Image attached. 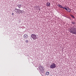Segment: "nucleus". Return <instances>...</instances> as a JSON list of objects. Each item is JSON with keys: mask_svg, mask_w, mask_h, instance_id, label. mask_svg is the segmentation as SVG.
I'll return each instance as SVG.
<instances>
[{"mask_svg": "<svg viewBox=\"0 0 76 76\" xmlns=\"http://www.w3.org/2000/svg\"><path fill=\"white\" fill-rule=\"evenodd\" d=\"M25 41V42H26V43H28V40H26Z\"/></svg>", "mask_w": 76, "mask_h": 76, "instance_id": "4468645a", "label": "nucleus"}, {"mask_svg": "<svg viewBox=\"0 0 76 76\" xmlns=\"http://www.w3.org/2000/svg\"><path fill=\"white\" fill-rule=\"evenodd\" d=\"M46 6H50V3L49 2H47L46 4Z\"/></svg>", "mask_w": 76, "mask_h": 76, "instance_id": "1a4fd4ad", "label": "nucleus"}, {"mask_svg": "<svg viewBox=\"0 0 76 76\" xmlns=\"http://www.w3.org/2000/svg\"><path fill=\"white\" fill-rule=\"evenodd\" d=\"M23 37L25 39H27L28 38V35L26 34H25L24 35Z\"/></svg>", "mask_w": 76, "mask_h": 76, "instance_id": "423d86ee", "label": "nucleus"}, {"mask_svg": "<svg viewBox=\"0 0 76 76\" xmlns=\"http://www.w3.org/2000/svg\"><path fill=\"white\" fill-rule=\"evenodd\" d=\"M50 67L51 69H54L56 67V65L54 64H52Z\"/></svg>", "mask_w": 76, "mask_h": 76, "instance_id": "7ed1b4c3", "label": "nucleus"}, {"mask_svg": "<svg viewBox=\"0 0 76 76\" xmlns=\"http://www.w3.org/2000/svg\"><path fill=\"white\" fill-rule=\"evenodd\" d=\"M49 74H50V73L49 72H47L46 73V75H48Z\"/></svg>", "mask_w": 76, "mask_h": 76, "instance_id": "9b49d317", "label": "nucleus"}, {"mask_svg": "<svg viewBox=\"0 0 76 76\" xmlns=\"http://www.w3.org/2000/svg\"><path fill=\"white\" fill-rule=\"evenodd\" d=\"M31 37L34 40H35L37 39V36L35 34H32L31 35Z\"/></svg>", "mask_w": 76, "mask_h": 76, "instance_id": "20e7f679", "label": "nucleus"}, {"mask_svg": "<svg viewBox=\"0 0 76 76\" xmlns=\"http://www.w3.org/2000/svg\"><path fill=\"white\" fill-rule=\"evenodd\" d=\"M22 12H23L24 11H22Z\"/></svg>", "mask_w": 76, "mask_h": 76, "instance_id": "2eb2a0df", "label": "nucleus"}, {"mask_svg": "<svg viewBox=\"0 0 76 76\" xmlns=\"http://www.w3.org/2000/svg\"><path fill=\"white\" fill-rule=\"evenodd\" d=\"M58 7H60V8H62L63 9H64L65 7H63L62 6H61V5L60 4H58Z\"/></svg>", "mask_w": 76, "mask_h": 76, "instance_id": "6e6552de", "label": "nucleus"}, {"mask_svg": "<svg viewBox=\"0 0 76 76\" xmlns=\"http://www.w3.org/2000/svg\"><path fill=\"white\" fill-rule=\"evenodd\" d=\"M21 6H22V5L21 4H18V6L19 8H20L21 7Z\"/></svg>", "mask_w": 76, "mask_h": 76, "instance_id": "9d476101", "label": "nucleus"}, {"mask_svg": "<svg viewBox=\"0 0 76 76\" xmlns=\"http://www.w3.org/2000/svg\"><path fill=\"white\" fill-rule=\"evenodd\" d=\"M72 23L73 24V25H75V24H76V23H75V22H72Z\"/></svg>", "mask_w": 76, "mask_h": 76, "instance_id": "ddd939ff", "label": "nucleus"}, {"mask_svg": "<svg viewBox=\"0 0 76 76\" xmlns=\"http://www.w3.org/2000/svg\"><path fill=\"white\" fill-rule=\"evenodd\" d=\"M39 69L40 70V71H43V70H44V67H43L40 66H39Z\"/></svg>", "mask_w": 76, "mask_h": 76, "instance_id": "0eeeda50", "label": "nucleus"}, {"mask_svg": "<svg viewBox=\"0 0 76 76\" xmlns=\"http://www.w3.org/2000/svg\"><path fill=\"white\" fill-rule=\"evenodd\" d=\"M15 12L16 13H18V14H20V13H22V10H20L19 9H17L16 8H15Z\"/></svg>", "mask_w": 76, "mask_h": 76, "instance_id": "f03ea898", "label": "nucleus"}, {"mask_svg": "<svg viewBox=\"0 0 76 76\" xmlns=\"http://www.w3.org/2000/svg\"><path fill=\"white\" fill-rule=\"evenodd\" d=\"M70 16H71V17H72V18H75V16H74L73 15L70 14Z\"/></svg>", "mask_w": 76, "mask_h": 76, "instance_id": "f8f14e48", "label": "nucleus"}, {"mask_svg": "<svg viewBox=\"0 0 76 76\" xmlns=\"http://www.w3.org/2000/svg\"><path fill=\"white\" fill-rule=\"evenodd\" d=\"M64 9H65L66 10H67L68 12H71L70 9L67 7H65V8Z\"/></svg>", "mask_w": 76, "mask_h": 76, "instance_id": "39448f33", "label": "nucleus"}, {"mask_svg": "<svg viewBox=\"0 0 76 76\" xmlns=\"http://www.w3.org/2000/svg\"><path fill=\"white\" fill-rule=\"evenodd\" d=\"M70 32L72 34H75L76 35V27H72L70 30Z\"/></svg>", "mask_w": 76, "mask_h": 76, "instance_id": "f257e3e1", "label": "nucleus"}]
</instances>
